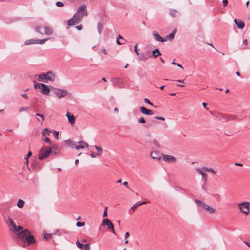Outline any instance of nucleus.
Wrapping results in <instances>:
<instances>
[{
	"label": "nucleus",
	"mask_w": 250,
	"mask_h": 250,
	"mask_svg": "<svg viewBox=\"0 0 250 250\" xmlns=\"http://www.w3.org/2000/svg\"><path fill=\"white\" fill-rule=\"evenodd\" d=\"M55 74L53 71H49L47 72L46 73H43L39 75H36V79L41 82L47 83L48 81L53 82L55 79Z\"/></svg>",
	"instance_id": "nucleus-1"
},
{
	"label": "nucleus",
	"mask_w": 250,
	"mask_h": 250,
	"mask_svg": "<svg viewBox=\"0 0 250 250\" xmlns=\"http://www.w3.org/2000/svg\"><path fill=\"white\" fill-rule=\"evenodd\" d=\"M51 153L52 150L49 147L47 146H42L40 150L39 159L40 160H43L48 157Z\"/></svg>",
	"instance_id": "nucleus-2"
},
{
	"label": "nucleus",
	"mask_w": 250,
	"mask_h": 250,
	"mask_svg": "<svg viewBox=\"0 0 250 250\" xmlns=\"http://www.w3.org/2000/svg\"><path fill=\"white\" fill-rule=\"evenodd\" d=\"M34 88L35 89H41V92L44 95H49L50 90L49 87L44 83H37L36 81L34 80Z\"/></svg>",
	"instance_id": "nucleus-3"
},
{
	"label": "nucleus",
	"mask_w": 250,
	"mask_h": 250,
	"mask_svg": "<svg viewBox=\"0 0 250 250\" xmlns=\"http://www.w3.org/2000/svg\"><path fill=\"white\" fill-rule=\"evenodd\" d=\"M194 201L197 205L201 207L210 214H213L215 212L216 209L206 204L200 200L198 199H195Z\"/></svg>",
	"instance_id": "nucleus-4"
},
{
	"label": "nucleus",
	"mask_w": 250,
	"mask_h": 250,
	"mask_svg": "<svg viewBox=\"0 0 250 250\" xmlns=\"http://www.w3.org/2000/svg\"><path fill=\"white\" fill-rule=\"evenodd\" d=\"M238 207L241 211L246 215H248L250 212V203L249 202H244L239 203Z\"/></svg>",
	"instance_id": "nucleus-5"
},
{
	"label": "nucleus",
	"mask_w": 250,
	"mask_h": 250,
	"mask_svg": "<svg viewBox=\"0 0 250 250\" xmlns=\"http://www.w3.org/2000/svg\"><path fill=\"white\" fill-rule=\"evenodd\" d=\"M57 90L58 91H55L54 93L59 99L66 96L68 93V91L66 89L58 88Z\"/></svg>",
	"instance_id": "nucleus-6"
},
{
	"label": "nucleus",
	"mask_w": 250,
	"mask_h": 250,
	"mask_svg": "<svg viewBox=\"0 0 250 250\" xmlns=\"http://www.w3.org/2000/svg\"><path fill=\"white\" fill-rule=\"evenodd\" d=\"M28 233H30V231L27 229H25L21 231L18 232L17 234V237L21 240H25Z\"/></svg>",
	"instance_id": "nucleus-7"
},
{
	"label": "nucleus",
	"mask_w": 250,
	"mask_h": 250,
	"mask_svg": "<svg viewBox=\"0 0 250 250\" xmlns=\"http://www.w3.org/2000/svg\"><path fill=\"white\" fill-rule=\"evenodd\" d=\"M162 158L163 160L167 163H175L176 158L172 155L163 154Z\"/></svg>",
	"instance_id": "nucleus-8"
},
{
	"label": "nucleus",
	"mask_w": 250,
	"mask_h": 250,
	"mask_svg": "<svg viewBox=\"0 0 250 250\" xmlns=\"http://www.w3.org/2000/svg\"><path fill=\"white\" fill-rule=\"evenodd\" d=\"M77 12L82 16H86L88 14L87 11H86V7L84 4L81 5L77 9Z\"/></svg>",
	"instance_id": "nucleus-9"
},
{
	"label": "nucleus",
	"mask_w": 250,
	"mask_h": 250,
	"mask_svg": "<svg viewBox=\"0 0 250 250\" xmlns=\"http://www.w3.org/2000/svg\"><path fill=\"white\" fill-rule=\"evenodd\" d=\"M28 245L33 244L36 243V239L31 233H28L25 239Z\"/></svg>",
	"instance_id": "nucleus-10"
},
{
	"label": "nucleus",
	"mask_w": 250,
	"mask_h": 250,
	"mask_svg": "<svg viewBox=\"0 0 250 250\" xmlns=\"http://www.w3.org/2000/svg\"><path fill=\"white\" fill-rule=\"evenodd\" d=\"M112 82L114 86L118 87V88H122L123 83H122L120 79L118 78H114L112 79Z\"/></svg>",
	"instance_id": "nucleus-11"
},
{
	"label": "nucleus",
	"mask_w": 250,
	"mask_h": 250,
	"mask_svg": "<svg viewBox=\"0 0 250 250\" xmlns=\"http://www.w3.org/2000/svg\"><path fill=\"white\" fill-rule=\"evenodd\" d=\"M77 246L82 250H90V247L89 244H83L80 243L78 241L76 243Z\"/></svg>",
	"instance_id": "nucleus-12"
},
{
	"label": "nucleus",
	"mask_w": 250,
	"mask_h": 250,
	"mask_svg": "<svg viewBox=\"0 0 250 250\" xmlns=\"http://www.w3.org/2000/svg\"><path fill=\"white\" fill-rule=\"evenodd\" d=\"M79 144L78 145H77L76 144L75 148L77 150H79L80 149H83L85 147H88V145L87 143L83 141H80L78 142Z\"/></svg>",
	"instance_id": "nucleus-13"
},
{
	"label": "nucleus",
	"mask_w": 250,
	"mask_h": 250,
	"mask_svg": "<svg viewBox=\"0 0 250 250\" xmlns=\"http://www.w3.org/2000/svg\"><path fill=\"white\" fill-rule=\"evenodd\" d=\"M140 110L141 112L145 115H151L153 114V110L148 109L144 106L141 107Z\"/></svg>",
	"instance_id": "nucleus-14"
},
{
	"label": "nucleus",
	"mask_w": 250,
	"mask_h": 250,
	"mask_svg": "<svg viewBox=\"0 0 250 250\" xmlns=\"http://www.w3.org/2000/svg\"><path fill=\"white\" fill-rule=\"evenodd\" d=\"M153 35L155 39L158 42H163L167 41V39L162 38L156 31L153 32Z\"/></svg>",
	"instance_id": "nucleus-15"
},
{
	"label": "nucleus",
	"mask_w": 250,
	"mask_h": 250,
	"mask_svg": "<svg viewBox=\"0 0 250 250\" xmlns=\"http://www.w3.org/2000/svg\"><path fill=\"white\" fill-rule=\"evenodd\" d=\"M163 154L159 151H153L151 154V156L153 159L160 160L162 157Z\"/></svg>",
	"instance_id": "nucleus-16"
},
{
	"label": "nucleus",
	"mask_w": 250,
	"mask_h": 250,
	"mask_svg": "<svg viewBox=\"0 0 250 250\" xmlns=\"http://www.w3.org/2000/svg\"><path fill=\"white\" fill-rule=\"evenodd\" d=\"M52 150L51 155H56L60 153V151L59 147L56 145H54L52 146L49 147Z\"/></svg>",
	"instance_id": "nucleus-17"
},
{
	"label": "nucleus",
	"mask_w": 250,
	"mask_h": 250,
	"mask_svg": "<svg viewBox=\"0 0 250 250\" xmlns=\"http://www.w3.org/2000/svg\"><path fill=\"white\" fill-rule=\"evenodd\" d=\"M234 21L239 29H242L244 28L245 23L243 21L241 20H237L236 19H235Z\"/></svg>",
	"instance_id": "nucleus-18"
},
{
	"label": "nucleus",
	"mask_w": 250,
	"mask_h": 250,
	"mask_svg": "<svg viewBox=\"0 0 250 250\" xmlns=\"http://www.w3.org/2000/svg\"><path fill=\"white\" fill-rule=\"evenodd\" d=\"M217 117L222 122H228L227 114H223L221 113H219L217 114Z\"/></svg>",
	"instance_id": "nucleus-19"
},
{
	"label": "nucleus",
	"mask_w": 250,
	"mask_h": 250,
	"mask_svg": "<svg viewBox=\"0 0 250 250\" xmlns=\"http://www.w3.org/2000/svg\"><path fill=\"white\" fill-rule=\"evenodd\" d=\"M64 142L67 145H68L69 146H70V147L75 148V146H76V143L75 142H74L73 141L71 140L70 139H69L67 140H65L64 141Z\"/></svg>",
	"instance_id": "nucleus-20"
},
{
	"label": "nucleus",
	"mask_w": 250,
	"mask_h": 250,
	"mask_svg": "<svg viewBox=\"0 0 250 250\" xmlns=\"http://www.w3.org/2000/svg\"><path fill=\"white\" fill-rule=\"evenodd\" d=\"M66 116L68 118V122L71 124H74L75 121V117L73 115H70L69 112H67L66 114Z\"/></svg>",
	"instance_id": "nucleus-21"
},
{
	"label": "nucleus",
	"mask_w": 250,
	"mask_h": 250,
	"mask_svg": "<svg viewBox=\"0 0 250 250\" xmlns=\"http://www.w3.org/2000/svg\"><path fill=\"white\" fill-rule=\"evenodd\" d=\"M196 171L198 174L201 175V176H202V179L204 180L205 182H206L207 181V177L206 176V174H205V172L203 171H202L201 169H200L199 168H197Z\"/></svg>",
	"instance_id": "nucleus-22"
},
{
	"label": "nucleus",
	"mask_w": 250,
	"mask_h": 250,
	"mask_svg": "<svg viewBox=\"0 0 250 250\" xmlns=\"http://www.w3.org/2000/svg\"><path fill=\"white\" fill-rule=\"evenodd\" d=\"M73 18H74L76 19V20L78 22H79L82 20V19H83V16H82L80 14L78 13V12H77L73 15Z\"/></svg>",
	"instance_id": "nucleus-23"
},
{
	"label": "nucleus",
	"mask_w": 250,
	"mask_h": 250,
	"mask_svg": "<svg viewBox=\"0 0 250 250\" xmlns=\"http://www.w3.org/2000/svg\"><path fill=\"white\" fill-rule=\"evenodd\" d=\"M77 23H78L77 21L73 17L67 21V24L69 26L73 25Z\"/></svg>",
	"instance_id": "nucleus-24"
},
{
	"label": "nucleus",
	"mask_w": 250,
	"mask_h": 250,
	"mask_svg": "<svg viewBox=\"0 0 250 250\" xmlns=\"http://www.w3.org/2000/svg\"><path fill=\"white\" fill-rule=\"evenodd\" d=\"M178 11L176 9H170L169 11L170 15L172 17H176L178 14Z\"/></svg>",
	"instance_id": "nucleus-25"
},
{
	"label": "nucleus",
	"mask_w": 250,
	"mask_h": 250,
	"mask_svg": "<svg viewBox=\"0 0 250 250\" xmlns=\"http://www.w3.org/2000/svg\"><path fill=\"white\" fill-rule=\"evenodd\" d=\"M44 33L46 35H51L53 33V31L51 28L49 27H44Z\"/></svg>",
	"instance_id": "nucleus-26"
},
{
	"label": "nucleus",
	"mask_w": 250,
	"mask_h": 250,
	"mask_svg": "<svg viewBox=\"0 0 250 250\" xmlns=\"http://www.w3.org/2000/svg\"><path fill=\"white\" fill-rule=\"evenodd\" d=\"M152 55L154 58H156L158 56L161 55V53L158 49H155L152 52Z\"/></svg>",
	"instance_id": "nucleus-27"
},
{
	"label": "nucleus",
	"mask_w": 250,
	"mask_h": 250,
	"mask_svg": "<svg viewBox=\"0 0 250 250\" xmlns=\"http://www.w3.org/2000/svg\"><path fill=\"white\" fill-rule=\"evenodd\" d=\"M24 44L25 45L36 44V40L31 39V40H27L25 42Z\"/></svg>",
	"instance_id": "nucleus-28"
},
{
	"label": "nucleus",
	"mask_w": 250,
	"mask_h": 250,
	"mask_svg": "<svg viewBox=\"0 0 250 250\" xmlns=\"http://www.w3.org/2000/svg\"><path fill=\"white\" fill-rule=\"evenodd\" d=\"M107 228L112 231V232H113V233H114V234H116V232L115 231V230H114V225L113 224H112V222L110 223L109 224V225L107 226Z\"/></svg>",
	"instance_id": "nucleus-29"
},
{
	"label": "nucleus",
	"mask_w": 250,
	"mask_h": 250,
	"mask_svg": "<svg viewBox=\"0 0 250 250\" xmlns=\"http://www.w3.org/2000/svg\"><path fill=\"white\" fill-rule=\"evenodd\" d=\"M146 203V202L143 201L142 202H141L140 203H137L134 204L133 206L131 207V209L132 210H134L138 206H141L142 205L145 204Z\"/></svg>",
	"instance_id": "nucleus-30"
},
{
	"label": "nucleus",
	"mask_w": 250,
	"mask_h": 250,
	"mask_svg": "<svg viewBox=\"0 0 250 250\" xmlns=\"http://www.w3.org/2000/svg\"><path fill=\"white\" fill-rule=\"evenodd\" d=\"M36 116H40V119H38V121L42 123L43 121H44V116L43 114H40V113H36Z\"/></svg>",
	"instance_id": "nucleus-31"
},
{
	"label": "nucleus",
	"mask_w": 250,
	"mask_h": 250,
	"mask_svg": "<svg viewBox=\"0 0 250 250\" xmlns=\"http://www.w3.org/2000/svg\"><path fill=\"white\" fill-rule=\"evenodd\" d=\"M97 29L98 31V32L100 34H101V33L103 31V25L101 23H98L97 24Z\"/></svg>",
	"instance_id": "nucleus-32"
},
{
	"label": "nucleus",
	"mask_w": 250,
	"mask_h": 250,
	"mask_svg": "<svg viewBox=\"0 0 250 250\" xmlns=\"http://www.w3.org/2000/svg\"><path fill=\"white\" fill-rule=\"evenodd\" d=\"M138 59L140 61L145 62L147 59V58L145 56V55L144 53H142L140 54Z\"/></svg>",
	"instance_id": "nucleus-33"
},
{
	"label": "nucleus",
	"mask_w": 250,
	"mask_h": 250,
	"mask_svg": "<svg viewBox=\"0 0 250 250\" xmlns=\"http://www.w3.org/2000/svg\"><path fill=\"white\" fill-rule=\"evenodd\" d=\"M51 131L49 130L47 128H44L42 130V134L43 136L49 135Z\"/></svg>",
	"instance_id": "nucleus-34"
},
{
	"label": "nucleus",
	"mask_w": 250,
	"mask_h": 250,
	"mask_svg": "<svg viewBox=\"0 0 250 250\" xmlns=\"http://www.w3.org/2000/svg\"><path fill=\"white\" fill-rule=\"evenodd\" d=\"M24 204V201L21 199H19L17 203V206L19 208H22Z\"/></svg>",
	"instance_id": "nucleus-35"
},
{
	"label": "nucleus",
	"mask_w": 250,
	"mask_h": 250,
	"mask_svg": "<svg viewBox=\"0 0 250 250\" xmlns=\"http://www.w3.org/2000/svg\"><path fill=\"white\" fill-rule=\"evenodd\" d=\"M236 118H237V117L235 115L227 114L228 121H231V120H236Z\"/></svg>",
	"instance_id": "nucleus-36"
},
{
	"label": "nucleus",
	"mask_w": 250,
	"mask_h": 250,
	"mask_svg": "<svg viewBox=\"0 0 250 250\" xmlns=\"http://www.w3.org/2000/svg\"><path fill=\"white\" fill-rule=\"evenodd\" d=\"M47 40H48V39H42V40H36V44H43Z\"/></svg>",
	"instance_id": "nucleus-37"
},
{
	"label": "nucleus",
	"mask_w": 250,
	"mask_h": 250,
	"mask_svg": "<svg viewBox=\"0 0 250 250\" xmlns=\"http://www.w3.org/2000/svg\"><path fill=\"white\" fill-rule=\"evenodd\" d=\"M202 169H204L206 171L210 172L213 174H215L216 172L213 169H212L211 168H208L206 167H204Z\"/></svg>",
	"instance_id": "nucleus-38"
},
{
	"label": "nucleus",
	"mask_w": 250,
	"mask_h": 250,
	"mask_svg": "<svg viewBox=\"0 0 250 250\" xmlns=\"http://www.w3.org/2000/svg\"><path fill=\"white\" fill-rule=\"evenodd\" d=\"M111 222L108 219H104L103 221L102 226H108L110 223Z\"/></svg>",
	"instance_id": "nucleus-39"
},
{
	"label": "nucleus",
	"mask_w": 250,
	"mask_h": 250,
	"mask_svg": "<svg viewBox=\"0 0 250 250\" xmlns=\"http://www.w3.org/2000/svg\"><path fill=\"white\" fill-rule=\"evenodd\" d=\"M43 238L46 240H48L52 238V234L50 233H46L44 234Z\"/></svg>",
	"instance_id": "nucleus-40"
},
{
	"label": "nucleus",
	"mask_w": 250,
	"mask_h": 250,
	"mask_svg": "<svg viewBox=\"0 0 250 250\" xmlns=\"http://www.w3.org/2000/svg\"><path fill=\"white\" fill-rule=\"evenodd\" d=\"M212 197H214L217 201H219L220 200V195L218 193L212 194Z\"/></svg>",
	"instance_id": "nucleus-41"
},
{
	"label": "nucleus",
	"mask_w": 250,
	"mask_h": 250,
	"mask_svg": "<svg viewBox=\"0 0 250 250\" xmlns=\"http://www.w3.org/2000/svg\"><path fill=\"white\" fill-rule=\"evenodd\" d=\"M174 38V36L173 34L170 33L167 36V38L166 39H168L169 40L171 41Z\"/></svg>",
	"instance_id": "nucleus-42"
},
{
	"label": "nucleus",
	"mask_w": 250,
	"mask_h": 250,
	"mask_svg": "<svg viewBox=\"0 0 250 250\" xmlns=\"http://www.w3.org/2000/svg\"><path fill=\"white\" fill-rule=\"evenodd\" d=\"M85 223L84 222H78L76 223V226L78 227H81L84 226Z\"/></svg>",
	"instance_id": "nucleus-43"
},
{
	"label": "nucleus",
	"mask_w": 250,
	"mask_h": 250,
	"mask_svg": "<svg viewBox=\"0 0 250 250\" xmlns=\"http://www.w3.org/2000/svg\"><path fill=\"white\" fill-rule=\"evenodd\" d=\"M95 147L96 150L99 152V153H101L103 151V148L101 147L98 146L96 145L95 146Z\"/></svg>",
	"instance_id": "nucleus-44"
},
{
	"label": "nucleus",
	"mask_w": 250,
	"mask_h": 250,
	"mask_svg": "<svg viewBox=\"0 0 250 250\" xmlns=\"http://www.w3.org/2000/svg\"><path fill=\"white\" fill-rule=\"evenodd\" d=\"M30 109L29 107H21V108H20L19 110L20 112H22L23 111L28 110Z\"/></svg>",
	"instance_id": "nucleus-45"
},
{
	"label": "nucleus",
	"mask_w": 250,
	"mask_h": 250,
	"mask_svg": "<svg viewBox=\"0 0 250 250\" xmlns=\"http://www.w3.org/2000/svg\"><path fill=\"white\" fill-rule=\"evenodd\" d=\"M144 102L146 103H147L149 104H150V105L151 106H153V104L152 102H151L147 98H146L144 99Z\"/></svg>",
	"instance_id": "nucleus-46"
},
{
	"label": "nucleus",
	"mask_w": 250,
	"mask_h": 250,
	"mask_svg": "<svg viewBox=\"0 0 250 250\" xmlns=\"http://www.w3.org/2000/svg\"><path fill=\"white\" fill-rule=\"evenodd\" d=\"M139 123L144 124L146 123V120L143 117H141L138 120Z\"/></svg>",
	"instance_id": "nucleus-47"
},
{
	"label": "nucleus",
	"mask_w": 250,
	"mask_h": 250,
	"mask_svg": "<svg viewBox=\"0 0 250 250\" xmlns=\"http://www.w3.org/2000/svg\"><path fill=\"white\" fill-rule=\"evenodd\" d=\"M56 5L58 7H63L64 6L63 3L61 1H57L56 3Z\"/></svg>",
	"instance_id": "nucleus-48"
},
{
	"label": "nucleus",
	"mask_w": 250,
	"mask_h": 250,
	"mask_svg": "<svg viewBox=\"0 0 250 250\" xmlns=\"http://www.w3.org/2000/svg\"><path fill=\"white\" fill-rule=\"evenodd\" d=\"M32 155V152L31 151H29L27 155L25 156V159H26V163H28V159L29 157L31 156Z\"/></svg>",
	"instance_id": "nucleus-49"
},
{
	"label": "nucleus",
	"mask_w": 250,
	"mask_h": 250,
	"mask_svg": "<svg viewBox=\"0 0 250 250\" xmlns=\"http://www.w3.org/2000/svg\"><path fill=\"white\" fill-rule=\"evenodd\" d=\"M101 155V153H100L95 154V153H93V152H92L91 154H90V156L92 158H93L96 157L98 155Z\"/></svg>",
	"instance_id": "nucleus-50"
},
{
	"label": "nucleus",
	"mask_w": 250,
	"mask_h": 250,
	"mask_svg": "<svg viewBox=\"0 0 250 250\" xmlns=\"http://www.w3.org/2000/svg\"><path fill=\"white\" fill-rule=\"evenodd\" d=\"M41 27L39 26H36L35 27V30L37 32H38V33H40V34H42V32H40V30H41Z\"/></svg>",
	"instance_id": "nucleus-51"
},
{
	"label": "nucleus",
	"mask_w": 250,
	"mask_h": 250,
	"mask_svg": "<svg viewBox=\"0 0 250 250\" xmlns=\"http://www.w3.org/2000/svg\"><path fill=\"white\" fill-rule=\"evenodd\" d=\"M44 141L45 142H46V143L47 144H51V140L50 139L47 137H45L44 138Z\"/></svg>",
	"instance_id": "nucleus-52"
},
{
	"label": "nucleus",
	"mask_w": 250,
	"mask_h": 250,
	"mask_svg": "<svg viewBox=\"0 0 250 250\" xmlns=\"http://www.w3.org/2000/svg\"><path fill=\"white\" fill-rule=\"evenodd\" d=\"M54 137H55V138L57 139H58L59 132L58 131H54Z\"/></svg>",
	"instance_id": "nucleus-53"
},
{
	"label": "nucleus",
	"mask_w": 250,
	"mask_h": 250,
	"mask_svg": "<svg viewBox=\"0 0 250 250\" xmlns=\"http://www.w3.org/2000/svg\"><path fill=\"white\" fill-rule=\"evenodd\" d=\"M23 230V227L21 226H17V229H16V231L17 232V231H20V230Z\"/></svg>",
	"instance_id": "nucleus-54"
},
{
	"label": "nucleus",
	"mask_w": 250,
	"mask_h": 250,
	"mask_svg": "<svg viewBox=\"0 0 250 250\" xmlns=\"http://www.w3.org/2000/svg\"><path fill=\"white\" fill-rule=\"evenodd\" d=\"M137 46H138V44H136V45H134V51L136 53V54L137 55H139V52H138V50L137 49Z\"/></svg>",
	"instance_id": "nucleus-55"
},
{
	"label": "nucleus",
	"mask_w": 250,
	"mask_h": 250,
	"mask_svg": "<svg viewBox=\"0 0 250 250\" xmlns=\"http://www.w3.org/2000/svg\"><path fill=\"white\" fill-rule=\"evenodd\" d=\"M8 221L10 225H12L15 223L10 217H8Z\"/></svg>",
	"instance_id": "nucleus-56"
},
{
	"label": "nucleus",
	"mask_w": 250,
	"mask_h": 250,
	"mask_svg": "<svg viewBox=\"0 0 250 250\" xmlns=\"http://www.w3.org/2000/svg\"><path fill=\"white\" fill-rule=\"evenodd\" d=\"M8 221L10 225H12L15 223L10 217H8Z\"/></svg>",
	"instance_id": "nucleus-57"
},
{
	"label": "nucleus",
	"mask_w": 250,
	"mask_h": 250,
	"mask_svg": "<svg viewBox=\"0 0 250 250\" xmlns=\"http://www.w3.org/2000/svg\"><path fill=\"white\" fill-rule=\"evenodd\" d=\"M223 5L224 7H226L228 5V0H223Z\"/></svg>",
	"instance_id": "nucleus-58"
},
{
	"label": "nucleus",
	"mask_w": 250,
	"mask_h": 250,
	"mask_svg": "<svg viewBox=\"0 0 250 250\" xmlns=\"http://www.w3.org/2000/svg\"><path fill=\"white\" fill-rule=\"evenodd\" d=\"M107 208L106 207L105 208V209L104 210V214H103L104 217H106L107 216Z\"/></svg>",
	"instance_id": "nucleus-59"
},
{
	"label": "nucleus",
	"mask_w": 250,
	"mask_h": 250,
	"mask_svg": "<svg viewBox=\"0 0 250 250\" xmlns=\"http://www.w3.org/2000/svg\"><path fill=\"white\" fill-rule=\"evenodd\" d=\"M155 119L157 120H162V121H165V118L164 117H161V116H156Z\"/></svg>",
	"instance_id": "nucleus-60"
},
{
	"label": "nucleus",
	"mask_w": 250,
	"mask_h": 250,
	"mask_svg": "<svg viewBox=\"0 0 250 250\" xmlns=\"http://www.w3.org/2000/svg\"><path fill=\"white\" fill-rule=\"evenodd\" d=\"M11 226L12 227V229H13V231H16L17 228V226L15 224V223H14V224H13Z\"/></svg>",
	"instance_id": "nucleus-61"
},
{
	"label": "nucleus",
	"mask_w": 250,
	"mask_h": 250,
	"mask_svg": "<svg viewBox=\"0 0 250 250\" xmlns=\"http://www.w3.org/2000/svg\"><path fill=\"white\" fill-rule=\"evenodd\" d=\"M76 28L78 30H81L83 28V26L82 25H78V26H77L76 27Z\"/></svg>",
	"instance_id": "nucleus-62"
},
{
	"label": "nucleus",
	"mask_w": 250,
	"mask_h": 250,
	"mask_svg": "<svg viewBox=\"0 0 250 250\" xmlns=\"http://www.w3.org/2000/svg\"><path fill=\"white\" fill-rule=\"evenodd\" d=\"M153 144L157 146H159V143L158 142V141L156 140H154L153 141Z\"/></svg>",
	"instance_id": "nucleus-63"
},
{
	"label": "nucleus",
	"mask_w": 250,
	"mask_h": 250,
	"mask_svg": "<svg viewBox=\"0 0 250 250\" xmlns=\"http://www.w3.org/2000/svg\"><path fill=\"white\" fill-rule=\"evenodd\" d=\"M243 243L245 244H246L247 246H248L249 248H250V242L246 241H244Z\"/></svg>",
	"instance_id": "nucleus-64"
}]
</instances>
